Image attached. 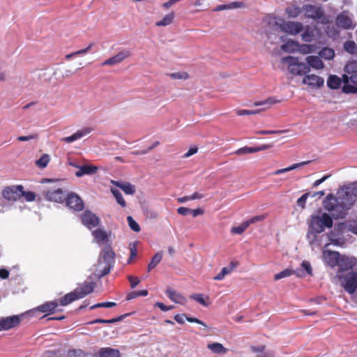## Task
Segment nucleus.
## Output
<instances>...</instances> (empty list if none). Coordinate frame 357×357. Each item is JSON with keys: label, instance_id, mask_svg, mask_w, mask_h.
Wrapping results in <instances>:
<instances>
[{"label": "nucleus", "instance_id": "1", "mask_svg": "<svg viewBox=\"0 0 357 357\" xmlns=\"http://www.w3.org/2000/svg\"><path fill=\"white\" fill-rule=\"evenodd\" d=\"M357 197V182L347 189V191L335 197L331 194L326 196L323 202L324 208L331 213L334 218H342L354 204Z\"/></svg>", "mask_w": 357, "mask_h": 357}, {"label": "nucleus", "instance_id": "2", "mask_svg": "<svg viewBox=\"0 0 357 357\" xmlns=\"http://www.w3.org/2000/svg\"><path fill=\"white\" fill-rule=\"evenodd\" d=\"M345 73L343 75L344 85L342 91L344 93H357V61H351L344 67Z\"/></svg>", "mask_w": 357, "mask_h": 357}, {"label": "nucleus", "instance_id": "3", "mask_svg": "<svg viewBox=\"0 0 357 357\" xmlns=\"http://www.w3.org/2000/svg\"><path fill=\"white\" fill-rule=\"evenodd\" d=\"M308 225V231L323 233L326 227H332L333 220L331 215L326 213L321 215H313L311 216Z\"/></svg>", "mask_w": 357, "mask_h": 357}, {"label": "nucleus", "instance_id": "4", "mask_svg": "<svg viewBox=\"0 0 357 357\" xmlns=\"http://www.w3.org/2000/svg\"><path fill=\"white\" fill-rule=\"evenodd\" d=\"M114 263V252L109 247L105 248L100 254L98 267L102 268L100 273L98 275L100 278L107 275Z\"/></svg>", "mask_w": 357, "mask_h": 357}, {"label": "nucleus", "instance_id": "5", "mask_svg": "<svg viewBox=\"0 0 357 357\" xmlns=\"http://www.w3.org/2000/svg\"><path fill=\"white\" fill-rule=\"evenodd\" d=\"M282 61L288 65L289 71L294 75H305L310 72V67L307 64L300 62L298 58L287 56L283 57Z\"/></svg>", "mask_w": 357, "mask_h": 357}, {"label": "nucleus", "instance_id": "6", "mask_svg": "<svg viewBox=\"0 0 357 357\" xmlns=\"http://www.w3.org/2000/svg\"><path fill=\"white\" fill-rule=\"evenodd\" d=\"M350 238V234L347 233L344 227H342V222L335 226L328 235V240L337 246H344Z\"/></svg>", "mask_w": 357, "mask_h": 357}, {"label": "nucleus", "instance_id": "7", "mask_svg": "<svg viewBox=\"0 0 357 357\" xmlns=\"http://www.w3.org/2000/svg\"><path fill=\"white\" fill-rule=\"evenodd\" d=\"M23 192V187L22 185H11L7 186L2 190V199L3 202V206H0V213H3L4 211L3 208L6 206L4 199L8 201L15 202L20 199Z\"/></svg>", "mask_w": 357, "mask_h": 357}, {"label": "nucleus", "instance_id": "8", "mask_svg": "<svg viewBox=\"0 0 357 357\" xmlns=\"http://www.w3.org/2000/svg\"><path fill=\"white\" fill-rule=\"evenodd\" d=\"M338 271L337 276L339 278H343L344 272L351 270L357 271V258L354 257L341 256L337 264Z\"/></svg>", "mask_w": 357, "mask_h": 357}, {"label": "nucleus", "instance_id": "9", "mask_svg": "<svg viewBox=\"0 0 357 357\" xmlns=\"http://www.w3.org/2000/svg\"><path fill=\"white\" fill-rule=\"evenodd\" d=\"M307 240L312 247V250L320 248L323 245L327 246L328 245V236L321 232H314L308 231L307 234Z\"/></svg>", "mask_w": 357, "mask_h": 357}, {"label": "nucleus", "instance_id": "10", "mask_svg": "<svg viewBox=\"0 0 357 357\" xmlns=\"http://www.w3.org/2000/svg\"><path fill=\"white\" fill-rule=\"evenodd\" d=\"M342 286L344 290L350 294H354L357 289V272L351 271L343 275Z\"/></svg>", "mask_w": 357, "mask_h": 357}, {"label": "nucleus", "instance_id": "11", "mask_svg": "<svg viewBox=\"0 0 357 357\" xmlns=\"http://www.w3.org/2000/svg\"><path fill=\"white\" fill-rule=\"evenodd\" d=\"M354 16L348 11H343L337 16L336 24L344 29H353L356 23L354 22Z\"/></svg>", "mask_w": 357, "mask_h": 357}, {"label": "nucleus", "instance_id": "12", "mask_svg": "<svg viewBox=\"0 0 357 357\" xmlns=\"http://www.w3.org/2000/svg\"><path fill=\"white\" fill-rule=\"evenodd\" d=\"M303 11L305 17L312 20H319L324 15V11L319 6L307 4L303 6Z\"/></svg>", "mask_w": 357, "mask_h": 357}, {"label": "nucleus", "instance_id": "13", "mask_svg": "<svg viewBox=\"0 0 357 357\" xmlns=\"http://www.w3.org/2000/svg\"><path fill=\"white\" fill-rule=\"evenodd\" d=\"M45 198L51 202L61 203L66 199V194L61 188L45 190Z\"/></svg>", "mask_w": 357, "mask_h": 357}, {"label": "nucleus", "instance_id": "14", "mask_svg": "<svg viewBox=\"0 0 357 357\" xmlns=\"http://www.w3.org/2000/svg\"><path fill=\"white\" fill-rule=\"evenodd\" d=\"M66 206L74 211H80L84 208L82 199L75 193L72 192L66 197Z\"/></svg>", "mask_w": 357, "mask_h": 357}, {"label": "nucleus", "instance_id": "15", "mask_svg": "<svg viewBox=\"0 0 357 357\" xmlns=\"http://www.w3.org/2000/svg\"><path fill=\"white\" fill-rule=\"evenodd\" d=\"M282 31L291 35H296L303 29V25L298 22H284L280 25Z\"/></svg>", "mask_w": 357, "mask_h": 357}, {"label": "nucleus", "instance_id": "16", "mask_svg": "<svg viewBox=\"0 0 357 357\" xmlns=\"http://www.w3.org/2000/svg\"><path fill=\"white\" fill-rule=\"evenodd\" d=\"M130 55V51H129L128 50H123L122 51L119 52L112 57L105 60L102 63V66H115L116 64L121 63Z\"/></svg>", "mask_w": 357, "mask_h": 357}, {"label": "nucleus", "instance_id": "17", "mask_svg": "<svg viewBox=\"0 0 357 357\" xmlns=\"http://www.w3.org/2000/svg\"><path fill=\"white\" fill-rule=\"evenodd\" d=\"M81 218L82 224L90 229L98 226L100 222L99 218L89 211H85Z\"/></svg>", "mask_w": 357, "mask_h": 357}, {"label": "nucleus", "instance_id": "18", "mask_svg": "<svg viewBox=\"0 0 357 357\" xmlns=\"http://www.w3.org/2000/svg\"><path fill=\"white\" fill-rule=\"evenodd\" d=\"M302 82L303 84H306L312 89H315L322 86L324 85V80L322 77L318 75L313 74H305Z\"/></svg>", "mask_w": 357, "mask_h": 357}, {"label": "nucleus", "instance_id": "19", "mask_svg": "<svg viewBox=\"0 0 357 357\" xmlns=\"http://www.w3.org/2000/svg\"><path fill=\"white\" fill-rule=\"evenodd\" d=\"M20 322V316L7 317L0 319V327L3 330H8L18 325Z\"/></svg>", "mask_w": 357, "mask_h": 357}, {"label": "nucleus", "instance_id": "20", "mask_svg": "<svg viewBox=\"0 0 357 357\" xmlns=\"http://www.w3.org/2000/svg\"><path fill=\"white\" fill-rule=\"evenodd\" d=\"M340 257L341 256L338 252H333L330 250H324L323 252L324 261L332 267L337 265Z\"/></svg>", "mask_w": 357, "mask_h": 357}, {"label": "nucleus", "instance_id": "21", "mask_svg": "<svg viewBox=\"0 0 357 357\" xmlns=\"http://www.w3.org/2000/svg\"><path fill=\"white\" fill-rule=\"evenodd\" d=\"M91 131L92 129L91 128H85L84 129L77 130L71 136L61 138V141L64 142L66 143H71L86 136V135L89 134Z\"/></svg>", "mask_w": 357, "mask_h": 357}, {"label": "nucleus", "instance_id": "22", "mask_svg": "<svg viewBox=\"0 0 357 357\" xmlns=\"http://www.w3.org/2000/svg\"><path fill=\"white\" fill-rule=\"evenodd\" d=\"M306 64L310 68L316 70L324 68V64L319 56H308L305 58Z\"/></svg>", "mask_w": 357, "mask_h": 357}, {"label": "nucleus", "instance_id": "23", "mask_svg": "<svg viewBox=\"0 0 357 357\" xmlns=\"http://www.w3.org/2000/svg\"><path fill=\"white\" fill-rule=\"evenodd\" d=\"M98 167L94 165H80L79 169L75 172L77 177H82L84 175H93L96 173Z\"/></svg>", "mask_w": 357, "mask_h": 357}, {"label": "nucleus", "instance_id": "24", "mask_svg": "<svg viewBox=\"0 0 357 357\" xmlns=\"http://www.w3.org/2000/svg\"><path fill=\"white\" fill-rule=\"evenodd\" d=\"M112 183L116 187L121 188L127 195H133L135 191V186L128 182H120L112 181Z\"/></svg>", "mask_w": 357, "mask_h": 357}, {"label": "nucleus", "instance_id": "25", "mask_svg": "<svg viewBox=\"0 0 357 357\" xmlns=\"http://www.w3.org/2000/svg\"><path fill=\"white\" fill-rule=\"evenodd\" d=\"M95 241L98 244H102L108 241V234L103 229H97L92 231Z\"/></svg>", "mask_w": 357, "mask_h": 357}, {"label": "nucleus", "instance_id": "26", "mask_svg": "<svg viewBox=\"0 0 357 357\" xmlns=\"http://www.w3.org/2000/svg\"><path fill=\"white\" fill-rule=\"evenodd\" d=\"M80 298L79 296L78 290L75 289L73 291L66 294L63 297L60 299V304L63 306L67 305L71 302L78 300Z\"/></svg>", "mask_w": 357, "mask_h": 357}, {"label": "nucleus", "instance_id": "27", "mask_svg": "<svg viewBox=\"0 0 357 357\" xmlns=\"http://www.w3.org/2000/svg\"><path fill=\"white\" fill-rule=\"evenodd\" d=\"M165 293L169 299L176 303L183 304L185 301V298L181 294L171 288L167 289Z\"/></svg>", "mask_w": 357, "mask_h": 357}, {"label": "nucleus", "instance_id": "28", "mask_svg": "<svg viewBox=\"0 0 357 357\" xmlns=\"http://www.w3.org/2000/svg\"><path fill=\"white\" fill-rule=\"evenodd\" d=\"M98 354L99 357H120L119 351L110 347L101 348Z\"/></svg>", "mask_w": 357, "mask_h": 357}, {"label": "nucleus", "instance_id": "29", "mask_svg": "<svg viewBox=\"0 0 357 357\" xmlns=\"http://www.w3.org/2000/svg\"><path fill=\"white\" fill-rule=\"evenodd\" d=\"M237 264L231 261L229 266L223 267L220 273L214 277L215 280H222L225 278L227 275L230 274L233 270L236 267Z\"/></svg>", "mask_w": 357, "mask_h": 357}, {"label": "nucleus", "instance_id": "30", "mask_svg": "<svg viewBox=\"0 0 357 357\" xmlns=\"http://www.w3.org/2000/svg\"><path fill=\"white\" fill-rule=\"evenodd\" d=\"M294 273L298 277H303L305 274L312 273V267L309 261H304L301 264V268H297Z\"/></svg>", "mask_w": 357, "mask_h": 357}, {"label": "nucleus", "instance_id": "31", "mask_svg": "<svg viewBox=\"0 0 357 357\" xmlns=\"http://www.w3.org/2000/svg\"><path fill=\"white\" fill-rule=\"evenodd\" d=\"M303 11V8H300L298 6L296 5H291L289 6H287L285 8V13L287 15V16L290 18H296Z\"/></svg>", "mask_w": 357, "mask_h": 357}, {"label": "nucleus", "instance_id": "32", "mask_svg": "<svg viewBox=\"0 0 357 357\" xmlns=\"http://www.w3.org/2000/svg\"><path fill=\"white\" fill-rule=\"evenodd\" d=\"M207 348L210 349L213 353L217 354H224L227 352V349L218 342L210 343L207 345Z\"/></svg>", "mask_w": 357, "mask_h": 357}, {"label": "nucleus", "instance_id": "33", "mask_svg": "<svg viewBox=\"0 0 357 357\" xmlns=\"http://www.w3.org/2000/svg\"><path fill=\"white\" fill-rule=\"evenodd\" d=\"M75 289L78 290L79 296H80V298H82L86 295H87L93 291V283L85 282L82 284V287H77Z\"/></svg>", "mask_w": 357, "mask_h": 357}, {"label": "nucleus", "instance_id": "34", "mask_svg": "<svg viewBox=\"0 0 357 357\" xmlns=\"http://www.w3.org/2000/svg\"><path fill=\"white\" fill-rule=\"evenodd\" d=\"M58 306V303L56 301L47 302L38 307V310L42 312H53L55 308Z\"/></svg>", "mask_w": 357, "mask_h": 357}, {"label": "nucleus", "instance_id": "35", "mask_svg": "<svg viewBox=\"0 0 357 357\" xmlns=\"http://www.w3.org/2000/svg\"><path fill=\"white\" fill-rule=\"evenodd\" d=\"M342 83V80L336 75H331L327 80V85L333 89H338Z\"/></svg>", "mask_w": 357, "mask_h": 357}, {"label": "nucleus", "instance_id": "36", "mask_svg": "<svg viewBox=\"0 0 357 357\" xmlns=\"http://www.w3.org/2000/svg\"><path fill=\"white\" fill-rule=\"evenodd\" d=\"M344 227L347 230V233L349 234V232H352L354 234L357 235V222L356 221H349L345 222H342V227Z\"/></svg>", "mask_w": 357, "mask_h": 357}, {"label": "nucleus", "instance_id": "37", "mask_svg": "<svg viewBox=\"0 0 357 357\" xmlns=\"http://www.w3.org/2000/svg\"><path fill=\"white\" fill-rule=\"evenodd\" d=\"M162 252H157L152 258L151 262L148 265V271H150L154 268L162 260Z\"/></svg>", "mask_w": 357, "mask_h": 357}, {"label": "nucleus", "instance_id": "38", "mask_svg": "<svg viewBox=\"0 0 357 357\" xmlns=\"http://www.w3.org/2000/svg\"><path fill=\"white\" fill-rule=\"evenodd\" d=\"M319 55L321 58H323L326 60H331V59H333V57L335 56V53H334L333 50H332L331 48L325 47V48H323L319 52Z\"/></svg>", "mask_w": 357, "mask_h": 357}, {"label": "nucleus", "instance_id": "39", "mask_svg": "<svg viewBox=\"0 0 357 357\" xmlns=\"http://www.w3.org/2000/svg\"><path fill=\"white\" fill-rule=\"evenodd\" d=\"M174 18V13H169L166 15L162 20L158 21L155 23V25L158 26H167L172 24L173 20Z\"/></svg>", "mask_w": 357, "mask_h": 357}, {"label": "nucleus", "instance_id": "40", "mask_svg": "<svg viewBox=\"0 0 357 357\" xmlns=\"http://www.w3.org/2000/svg\"><path fill=\"white\" fill-rule=\"evenodd\" d=\"M298 47L299 45L298 43L292 40H289L282 45V49L285 52H290L296 50L298 48Z\"/></svg>", "mask_w": 357, "mask_h": 357}, {"label": "nucleus", "instance_id": "41", "mask_svg": "<svg viewBox=\"0 0 357 357\" xmlns=\"http://www.w3.org/2000/svg\"><path fill=\"white\" fill-rule=\"evenodd\" d=\"M249 227L247 221L243 222L240 225L234 227L231 229V233L233 234H241Z\"/></svg>", "mask_w": 357, "mask_h": 357}, {"label": "nucleus", "instance_id": "42", "mask_svg": "<svg viewBox=\"0 0 357 357\" xmlns=\"http://www.w3.org/2000/svg\"><path fill=\"white\" fill-rule=\"evenodd\" d=\"M111 192H112V195H114V197H115L117 203L119 205H121L122 207H126V202L124 200L121 193L118 190L113 189V188L111 189Z\"/></svg>", "mask_w": 357, "mask_h": 357}, {"label": "nucleus", "instance_id": "43", "mask_svg": "<svg viewBox=\"0 0 357 357\" xmlns=\"http://www.w3.org/2000/svg\"><path fill=\"white\" fill-rule=\"evenodd\" d=\"M50 160V155L48 154H43L38 160L36 161V165L40 168H45Z\"/></svg>", "mask_w": 357, "mask_h": 357}, {"label": "nucleus", "instance_id": "44", "mask_svg": "<svg viewBox=\"0 0 357 357\" xmlns=\"http://www.w3.org/2000/svg\"><path fill=\"white\" fill-rule=\"evenodd\" d=\"M344 48L347 52L350 54H355L357 52V45L354 41H347L344 44Z\"/></svg>", "mask_w": 357, "mask_h": 357}, {"label": "nucleus", "instance_id": "45", "mask_svg": "<svg viewBox=\"0 0 357 357\" xmlns=\"http://www.w3.org/2000/svg\"><path fill=\"white\" fill-rule=\"evenodd\" d=\"M294 273V271H293L291 269L287 268V269H285V270L275 274L274 275V279L275 280H280L284 278L289 277L291 275H293Z\"/></svg>", "mask_w": 357, "mask_h": 357}, {"label": "nucleus", "instance_id": "46", "mask_svg": "<svg viewBox=\"0 0 357 357\" xmlns=\"http://www.w3.org/2000/svg\"><path fill=\"white\" fill-rule=\"evenodd\" d=\"M167 75L174 79H187L189 77L188 74L185 72L169 73Z\"/></svg>", "mask_w": 357, "mask_h": 357}, {"label": "nucleus", "instance_id": "47", "mask_svg": "<svg viewBox=\"0 0 357 357\" xmlns=\"http://www.w3.org/2000/svg\"><path fill=\"white\" fill-rule=\"evenodd\" d=\"M299 47V51L303 54H310L314 52L315 47L312 45L303 44Z\"/></svg>", "mask_w": 357, "mask_h": 357}, {"label": "nucleus", "instance_id": "48", "mask_svg": "<svg viewBox=\"0 0 357 357\" xmlns=\"http://www.w3.org/2000/svg\"><path fill=\"white\" fill-rule=\"evenodd\" d=\"M278 102H279V100H278L275 98L270 97V98H267L266 100H265L264 101L255 102L254 103V105L255 106H261V105H271L277 103Z\"/></svg>", "mask_w": 357, "mask_h": 357}, {"label": "nucleus", "instance_id": "49", "mask_svg": "<svg viewBox=\"0 0 357 357\" xmlns=\"http://www.w3.org/2000/svg\"><path fill=\"white\" fill-rule=\"evenodd\" d=\"M127 220L128 225L132 230L136 232H139L140 231L139 225L131 216H128Z\"/></svg>", "mask_w": 357, "mask_h": 357}, {"label": "nucleus", "instance_id": "50", "mask_svg": "<svg viewBox=\"0 0 357 357\" xmlns=\"http://www.w3.org/2000/svg\"><path fill=\"white\" fill-rule=\"evenodd\" d=\"M266 216H267L266 214L259 215L254 216L246 221L250 226L252 224H255L258 222L264 221L266 219Z\"/></svg>", "mask_w": 357, "mask_h": 357}, {"label": "nucleus", "instance_id": "51", "mask_svg": "<svg viewBox=\"0 0 357 357\" xmlns=\"http://www.w3.org/2000/svg\"><path fill=\"white\" fill-rule=\"evenodd\" d=\"M68 357H86L85 353L81 349H74L68 351Z\"/></svg>", "mask_w": 357, "mask_h": 357}, {"label": "nucleus", "instance_id": "52", "mask_svg": "<svg viewBox=\"0 0 357 357\" xmlns=\"http://www.w3.org/2000/svg\"><path fill=\"white\" fill-rule=\"evenodd\" d=\"M260 111H261L260 109H252V110L241 109V110H238L236 112V113L238 116L253 115V114H258Z\"/></svg>", "mask_w": 357, "mask_h": 357}, {"label": "nucleus", "instance_id": "53", "mask_svg": "<svg viewBox=\"0 0 357 357\" xmlns=\"http://www.w3.org/2000/svg\"><path fill=\"white\" fill-rule=\"evenodd\" d=\"M116 305L114 302H104L99 303L91 307V309H95L97 307H112Z\"/></svg>", "mask_w": 357, "mask_h": 357}, {"label": "nucleus", "instance_id": "54", "mask_svg": "<svg viewBox=\"0 0 357 357\" xmlns=\"http://www.w3.org/2000/svg\"><path fill=\"white\" fill-rule=\"evenodd\" d=\"M255 153L254 148L253 147H248V146H244L243 148L238 149L235 152V153L237 155L248 154V153Z\"/></svg>", "mask_w": 357, "mask_h": 357}, {"label": "nucleus", "instance_id": "55", "mask_svg": "<svg viewBox=\"0 0 357 357\" xmlns=\"http://www.w3.org/2000/svg\"><path fill=\"white\" fill-rule=\"evenodd\" d=\"M310 193L307 192L303 195L298 200H297V205L301 208H304L305 206V203L307 201V197H309Z\"/></svg>", "mask_w": 357, "mask_h": 357}, {"label": "nucleus", "instance_id": "56", "mask_svg": "<svg viewBox=\"0 0 357 357\" xmlns=\"http://www.w3.org/2000/svg\"><path fill=\"white\" fill-rule=\"evenodd\" d=\"M301 36H302V39L305 42H310L312 40V39L314 38V35H313L312 32L309 30H306L305 31H304L302 33Z\"/></svg>", "mask_w": 357, "mask_h": 357}, {"label": "nucleus", "instance_id": "57", "mask_svg": "<svg viewBox=\"0 0 357 357\" xmlns=\"http://www.w3.org/2000/svg\"><path fill=\"white\" fill-rule=\"evenodd\" d=\"M191 298L204 306L208 305V303H206L202 294H195L192 295Z\"/></svg>", "mask_w": 357, "mask_h": 357}, {"label": "nucleus", "instance_id": "58", "mask_svg": "<svg viewBox=\"0 0 357 357\" xmlns=\"http://www.w3.org/2000/svg\"><path fill=\"white\" fill-rule=\"evenodd\" d=\"M38 134H32L27 136H20L17 137V140L20 142H25L31 139H38Z\"/></svg>", "mask_w": 357, "mask_h": 357}, {"label": "nucleus", "instance_id": "59", "mask_svg": "<svg viewBox=\"0 0 357 357\" xmlns=\"http://www.w3.org/2000/svg\"><path fill=\"white\" fill-rule=\"evenodd\" d=\"M24 197L25 198V199L27 201V202H31V201H33L36 198V195L34 192H31V191H27V192H24L23 190V192H22V197Z\"/></svg>", "mask_w": 357, "mask_h": 357}, {"label": "nucleus", "instance_id": "60", "mask_svg": "<svg viewBox=\"0 0 357 357\" xmlns=\"http://www.w3.org/2000/svg\"><path fill=\"white\" fill-rule=\"evenodd\" d=\"M128 279L130 281L131 288L132 289H134L140 282L138 278L132 275H128Z\"/></svg>", "mask_w": 357, "mask_h": 357}, {"label": "nucleus", "instance_id": "61", "mask_svg": "<svg viewBox=\"0 0 357 357\" xmlns=\"http://www.w3.org/2000/svg\"><path fill=\"white\" fill-rule=\"evenodd\" d=\"M198 151V148L197 146H192L189 149V150L183 155V158H187L190 157L191 155L197 153Z\"/></svg>", "mask_w": 357, "mask_h": 357}, {"label": "nucleus", "instance_id": "62", "mask_svg": "<svg viewBox=\"0 0 357 357\" xmlns=\"http://www.w3.org/2000/svg\"><path fill=\"white\" fill-rule=\"evenodd\" d=\"M284 130H259L257 132L260 135H271V134H280L284 132Z\"/></svg>", "mask_w": 357, "mask_h": 357}, {"label": "nucleus", "instance_id": "63", "mask_svg": "<svg viewBox=\"0 0 357 357\" xmlns=\"http://www.w3.org/2000/svg\"><path fill=\"white\" fill-rule=\"evenodd\" d=\"M155 306L158 307L162 311L167 312L174 308V306H166L162 303L158 302L155 303Z\"/></svg>", "mask_w": 357, "mask_h": 357}, {"label": "nucleus", "instance_id": "64", "mask_svg": "<svg viewBox=\"0 0 357 357\" xmlns=\"http://www.w3.org/2000/svg\"><path fill=\"white\" fill-rule=\"evenodd\" d=\"M191 209L186 208V207H179L177 209L178 213L182 215H187L188 214L190 213Z\"/></svg>", "mask_w": 357, "mask_h": 357}]
</instances>
